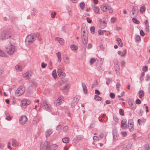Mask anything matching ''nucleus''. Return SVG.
<instances>
[{"label":"nucleus","instance_id":"ea45409f","mask_svg":"<svg viewBox=\"0 0 150 150\" xmlns=\"http://www.w3.org/2000/svg\"><path fill=\"white\" fill-rule=\"evenodd\" d=\"M77 103L76 102V101H74L73 100L72 101L71 104V106L72 107H74L75 105L77 104Z\"/></svg>","mask_w":150,"mask_h":150},{"label":"nucleus","instance_id":"c9c22d12","mask_svg":"<svg viewBox=\"0 0 150 150\" xmlns=\"http://www.w3.org/2000/svg\"><path fill=\"white\" fill-rule=\"evenodd\" d=\"M145 7L144 6H141L140 9V12L141 13L144 12L145 11Z\"/></svg>","mask_w":150,"mask_h":150},{"label":"nucleus","instance_id":"6e6552de","mask_svg":"<svg viewBox=\"0 0 150 150\" xmlns=\"http://www.w3.org/2000/svg\"><path fill=\"white\" fill-rule=\"evenodd\" d=\"M134 122L132 120L130 119L128 120V127L129 130L131 132H133L134 130Z\"/></svg>","mask_w":150,"mask_h":150},{"label":"nucleus","instance_id":"58836bf2","mask_svg":"<svg viewBox=\"0 0 150 150\" xmlns=\"http://www.w3.org/2000/svg\"><path fill=\"white\" fill-rule=\"evenodd\" d=\"M142 69V71H143V72H146L148 70V67L147 66H144Z\"/></svg>","mask_w":150,"mask_h":150},{"label":"nucleus","instance_id":"423d86ee","mask_svg":"<svg viewBox=\"0 0 150 150\" xmlns=\"http://www.w3.org/2000/svg\"><path fill=\"white\" fill-rule=\"evenodd\" d=\"M83 33L81 36V42L83 44L85 45L88 42V35L86 33L85 31L83 30Z\"/></svg>","mask_w":150,"mask_h":150},{"label":"nucleus","instance_id":"7c9ffc66","mask_svg":"<svg viewBox=\"0 0 150 150\" xmlns=\"http://www.w3.org/2000/svg\"><path fill=\"white\" fill-rule=\"evenodd\" d=\"M64 62L66 64H69V60L68 57L66 56L64 59Z\"/></svg>","mask_w":150,"mask_h":150},{"label":"nucleus","instance_id":"f704fd0d","mask_svg":"<svg viewBox=\"0 0 150 150\" xmlns=\"http://www.w3.org/2000/svg\"><path fill=\"white\" fill-rule=\"evenodd\" d=\"M71 49L73 50H76L77 49V47L74 45H72L70 46Z\"/></svg>","mask_w":150,"mask_h":150},{"label":"nucleus","instance_id":"f03ea898","mask_svg":"<svg viewBox=\"0 0 150 150\" xmlns=\"http://www.w3.org/2000/svg\"><path fill=\"white\" fill-rule=\"evenodd\" d=\"M11 33L6 30H3L1 33L0 36V40H6L11 38Z\"/></svg>","mask_w":150,"mask_h":150},{"label":"nucleus","instance_id":"dca6fc26","mask_svg":"<svg viewBox=\"0 0 150 150\" xmlns=\"http://www.w3.org/2000/svg\"><path fill=\"white\" fill-rule=\"evenodd\" d=\"M58 146L57 144H54L50 146V144L49 150H55L58 148Z\"/></svg>","mask_w":150,"mask_h":150},{"label":"nucleus","instance_id":"6ab92c4d","mask_svg":"<svg viewBox=\"0 0 150 150\" xmlns=\"http://www.w3.org/2000/svg\"><path fill=\"white\" fill-rule=\"evenodd\" d=\"M12 145L13 146L17 147L19 146V143L16 139H12Z\"/></svg>","mask_w":150,"mask_h":150},{"label":"nucleus","instance_id":"cd10ccee","mask_svg":"<svg viewBox=\"0 0 150 150\" xmlns=\"http://www.w3.org/2000/svg\"><path fill=\"white\" fill-rule=\"evenodd\" d=\"M146 120L143 119L142 120L138 119V120L137 122L139 125H141L142 123H144L146 122Z\"/></svg>","mask_w":150,"mask_h":150},{"label":"nucleus","instance_id":"f257e3e1","mask_svg":"<svg viewBox=\"0 0 150 150\" xmlns=\"http://www.w3.org/2000/svg\"><path fill=\"white\" fill-rule=\"evenodd\" d=\"M10 44L5 46V51L8 54L10 55H13L16 51L15 46L13 45L10 41Z\"/></svg>","mask_w":150,"mask_h":150},{"label":"nucleus","instance_id":"393cba45","mask_svg":"<svg viewBox=\"0 0 150 150\" xmlns=\"http://www.w3.org/2000/svg\"><path fill=\"white\" fill-rule=\"evenodd\" d=\"M80 97L79 96L76 95L74 98L73 100L74 101H76V102L78 103V102L79 101V99H80Z\"/></svg>","mask_w":150,"mask_h":150},{"label":"nucleus","instance_id":"3c124183","mask_svg":"<svg viewBox=\"0 0 150 150\" xmlns=\"http://www.w3.org/2000/svg\"><path fill=\"white\" fill-rule=\"evenodd\" d=\"M83 138V136H78L76 137V140H77V142L79 140Z\"/></svg>","mask_w":150,"mask_h":150},{"label":"nucleus","instance_id":"680f3d73","mask_svg":"<svg viewBox=\"0 0 150 150\" xmlns=\"http://www.w3.org/2000/svg\"><path fill=\"white\" fill-rule=\"evenodd\" d=\"M108 9L109 11V12L110 13H112L113 12V10L112 8L110 6H109L108 7Z\"/></svg>","mask_w":150,"mask_h":150},{"label":"nucleus","instance_id":"de8ad7c7","mask_svg":"<svg viewBox=\"0 0 150 150\" xmlns=\"http://www.w3.org/2000/svg\"><path fill=\"white\" fill-rule=\"evenodd\" d=\"M15 67L16 69L17 70H21L22 69L20 65H17Z\"/></svg>","mask_w":150,"mask_h":150},{"label":"nucleus","instance_id":"412c9836","mask_svg":"<svg viewBox=\"0 0 150 150\" xmlns=\"http://www.w3.org/2000/svg\"><path fill=\"white\" fill-rule=\"evenodd\" d=\"M93 11L95 13L97 14H100L99 13V9L98 7L94 6L93 7Z\"/></svg>","mask_w":150,"mask_h":150},{"label":"nucleus","instance_id":"f8f14e48","mask_svg":"<svg viewBox=\"0 0 150 150\" xmlns=\"http://www.w3.org/2000/svg\"><path fill=\"white\" fill-rule=\"evenodd\" d=\"M27 120V118L25 116H22L20 118L19 122L20 124L23 125L25 124Z\"/></svg>","mask_w":150,"mask_h":150},{"label":"nucleus","instance_id":"9b49d317","mask_svg":"<svg viewBox=\"0 0 150 150\" xmlns=\"http://www.w3.org/2000/svg\"><path fill=\"white\" fill-rule=\"evenodd\" d=\"M127 121L125 119H123L121 122V128L123 129H126L127 128Z\"/></svg>","mask_w":150,"mask_h":150},{"label":"nucleus","instance_id":"a18cd8bd","mask_svg":"<svg viewBox=\"0 0 150 150\" xmlns=\"http://www.w3.org/2000/svg\"><path fill=\"white\" fill-rule=\"evenodd\" d=\"M59 42L61 45H63L64 43V40L63 39L61 38L60 40L59 41Z\"/></svg>","mask_w":150,"mask_h":150},{"label":"nucleus","instance_id":"b1692460","mask_svg":"<svg viewBox=\"0 0 150 150\" xmlns=\"http://www.w3.org/2000/svg\"><path fill=\"white\" fill-rule=\"evenodd\" d=\"M139 97L141 98L144 96V92L142 90H141L139 92Z\"/></svg>","mask_w":150,"mask_h":150},{"label":"nucleus","instance_id":"f3484780","mask_svg":"<svg viewBox=\"0 0 150 150\" xmlns=\"http://www.w3.org/2000/svg\"><path fill=\"white\" fill-rule=\"evenodd\" d=\"M100 8L101 10L103 12H106L108 10V5L103 4L101 6Z\"/></svg>","mask_w":150,"mask_h":150},{"label":"nucleus","instance_id":"e433bc0d","mask_svg":"<svg viewBox=\"0 0 150 150\" xmlns=\"http://www.w3.org/2000/svg\"><path fill=\"white\" fill-rule=\"evenodd\" d=\"M136 42H139L141 40L140 37L139 35H136L135 38Z\"/></svg>","mask_w":150,"mask_h":150},{"label":"nucleus","instance_id":"a211bd4d","mask_svg":"<svg viewBox=\"0 0 150 150\" xmlns=\"http://www.w3.org/2000/svg\"><path fill=\"white\" fill-rule=\"evenodd\" d=\"M52 133V129H49L47 130L45 132L46 137L47 138L49 137Z\"/></svg>","mask_w":150,"mask_h":150},{"label":"nucleus","instance_id":"2f4dec72","mask_svg":"<svg viewBox=\"0 0 150 150\" xmlns=\"http://www.w3.org/2000/svg\"><path fill=\"white\" fill-rule=\"evenodd\" d=\"M25 75L26 77H27L28 79H29L30 77L31 76V72L30 71H28L25 74Z\"/></svg>","mask_w":150,"mask_h":150},{"label":"nucleus","instance_id":"c756f323","mask_svg":"<svg viewBox=\"0 0 150 150\" xmlns=\"http://www.w3.org/2000/svg\"><path fill=\"white\" fill-rule=\"evenodd\" d=\"M52 76L53 77L56 79L57 76L56 73V71L55 70H53L52 72Z\"/></svg>","mask_w":150,"mask_h":150},{"label":"nucleus","instance_id":"72a5a7b5","mask_svg":"<svg viewBox=\"0 0 150 150\" xmlns=\"http://www.w3.org/2000/svg\"><path fill=\"white\" fill-rule=\"evenodd\" d=\"M94 99L98 101H101L102 99V98L99 96L95 95L94 97Z\"/></svg>","mask_w":150,"mask_h":150},{"label":"nucleus","instance_id":"7ed1b4c3","mask_svg":"<svg viewBox=\"0 0 150 150\" xmlns=\"http://www.w3.org/2000/svg\"><path fill=\"white\" fill-rule=\"evenodd\" d=\"M35 38L32 35H28L25 39V43L26 45H29L32 44L35 41Z\"/></svg>","mask_w":150,"mask_h":150},{"label":"nucleus","instance_id":"09e8293b","mask_svg":"<svg viewBox=\"0 0 150 150\" xmlns=\"http://www.w3.org/2000/svg\"><path fill=\"white\" fill-rule=\"evenodd\" d=\"M96 61V59L93 58H91L90 60V63L91 64H93Z\"/></svg>","mask_w":150,"mask_h":150},{"label":"nucleus","instance_id":"338daca9","mask_svg":"<svg viewBox=\"0 0 150 150\" xmlns=\"http://www.w3.org/2000/svg\"><path fill=\"white\" fill-rule=\"evenodd\" d=\"M144 112L142 109H141L138 114L139 116H142L143 113Z\"/></svg>","mask_w":150,"mask_h":150},{"label":"nucleus","instance_id":"4be33fe9","mask_svg":"<svg viewBox=\"0 0 150 150\" xmlns=\"http://www.w3.org/2000/svg\"><path fill=\"white\" fill-rule=\"evenodd\" d=\"M56 55L57 56L58 59V61L59 62H60L62 60V58L60 52H58L56 53Z\"/></svg>","mask_w":150,"mask_h":150},{"label":"nucleus","instance_id":"49530a36","mask_svg":"<svg viewBox=\"0 0 150 150\" xmlns=\"http://www.w3.org/2000/svg\"><path fill=\"white\" fill-rule=\"evenodd\" d=\"M121 86L119 82H117L116 84V89L117 90V91H119V88Z\"/></svg>","mask_w":150,"mask_h":150},{"label":"nucleus","instance_id":"39448f33","mask_svg":"<svg viewBox=\"0 0 150 150\" xmlns=\"http://www.w3.org/2000/svg\"><path fill=\"white\" fill-rule=\"evenodd\" d=\"M25 88L24 86H20L16 90V94L17 96H20L25 92Z\"/></svg>","mask_w":150,"mask_h":150},{"label":"nucleus","instance_id":"0e129e2a","mask_svg":"<svg viewBox=\"0 0 150 150\" xmlns=\"http://www.w3.org/2000/svg\"><path fill=\"white\" fill-rule=\"evenodd\" d=\"M141 103V100L139 99H137L135 101V103L137 104H139Z\"/></svg>","mask_w":150,"mask_h":150},{"label":"nucleus","instance_id":"4468645a","mask_svg":"<svg viewBox=\"0 0 150 150\" xmlns=\"http://www.w3.org/2000/svg\"><path fill=\"white\" fill-rule=\"evenodd\" d=\"M132 11L133 15L137 16L138 13V9L137 6H133Z\"/></svg>","mask_w":150,"mask_h":150},{"label":"nucleus","instance_id":"20e7f679","mask_svg":"<svg viewBox=\"0 0 150 150\" xmlns=\"http://www.w3.org/2000/svg\"><path fill=\"white\" fill-rule=\"evenodd\" d=\"M50 144L49 142L47 141L45 142L44 143H42L40 144V150H49Z\"/></svg>","mask_w":150,"mask_h":150},{"label":"nucleus","instance_id":"5fc2aeb1","mask_svg":"<svg viewBox=\"0 0 150 150\" xmlns=\"http://www.w3.org/2000/svg\"><path fill=\"white\" fill-rule=\"evenodd\" d=\"M150 80V76L149 75L147 74L146 77V81H148Z\"/></svg>","mask_w":150,"mask_h":150},{"label":"nucleus","instance_id":"13d9d810","mask_svg":"<svg viewBox=\"0 0 150 150\" xmlns=\"http://www.w3.org/2000/svg\"><path fill=\"white\" fill-rule=\"evenodd\" d=\"M56 15V13L55 12H54L53 13H51V17L52 18H54L55 16Z\"/></svg>","mask_w":150,"mask_h":150},{"label":"nucleus","instance_id":"ddd939ff","mask_svg":"<svg viewBox=\"0 0 150 150\" xmlns=\"http://www.w3.org/2000/svg\"><path fill=\"white\" fill-rule=\"evenodd\" d=\"M63 101V97L60 96L55 102L54 104L56 106H59L62 103Z\"/></svg>","mask_w":150,"mask_h":150},{"label":"nucleus","instance_id":"e2e57ef3","mask_svg":"<svg viewBox=\"0 0 150 150\" xmlns=\"http://www.w3.org/2000/svg\"><path fill=\"white\" fill-rule=\"evenodd\" d=\"M98 70L100 71H102L103 70V68L101 66H98L97 67Z\"/></svg>","mask_w":150,"mask_h":150},{"label":"nucleus","instance_id":"69168bd1","mask_svg":"<svg viewBox=\"0 0 150 150\" xmlns=\"http://www.w3.org/2000/svg\"><path fill=\"white\" fill-rule=\"evenodd\" d=\"M47 66V64H45L44 62H42L41 64V67L42 68H45Z\"/></svg>","mask_w":150,"mask_h":150},{"label":"nucleus","instance_id":"aec40b11","mask_svg":"<svg viewBox=\"0 0 150 150\" xmlns=\"http://www.w3.org/2000/svg\"><path fill=\"white\" fill-rule=\"evenodd\" d=\"M82 86L84 93L86 94H87V89L85 83H82Z\"/></svg>","mask_w":150,"mask_h":150},{"label":"nucleus","instance_id":"c03bdc74","mask_svg":"<svg viewBox=\"0 0 150 150\" xmlns=\"http://www.w3.org/2000/svg\"><path fill=\"white\" fill-rule=\"evenodd\" d=\"M91 32L92 33H94L95 32V28L94 26H92L90 28Z\"/></svg>","mask_w":150,"mask_h":150},{"label":"nucleus","instance_id":"c85d7f7f","mask_svg":"<svg viewBox=\"0 0 150 150\" xmlns=\"http://www.w3.org/2000/svg\"><path fill=\"white\" fill-rule=\"evenodd\" d=\"M70 87V85L69 84H67L64 86L63 88V90H68Z\"/></svg>","mask_w":150,"mask_h":150},{"label":"nucleus","instance_id":"4d7b16f0","mask_svg":"<svg viewBox=\"0 0 150 150\" xmlns=\"http://www.w3.org/2000/svg\"><path fill=\"white\" fill-rule=\"evenodd\" d=\"M111 80H112L110 78H108V80H107L106 82V83L107 84V85H109L110 82H111Z\"/></svg>","mask_w":150,"mask_h":150},{"label":"nucleus","instance_id":"6e6d98bb","mask_svg":"<svg viewBox=\"0 0 150 150\" xmlns=\"http://www.w3.org/2000/svg\"><path fill=\"white\" fill-rule=\"evenodd\" d=\"M62 128V126L60 125H59L57 126L56 127V129L57 130L59 131Z\"/></svg>","mask_w":150,"mask_h":150},{"label":"nucleus","instance_id":"774afa93","mask_svg":"<svg viewBox=\"0 0 150 150\" xmlns=\"http://www.w3.org/2000/svg\"><path fill=\"white\" fill-rule=\"evenodd\" d=\"M121 134L122 136L124 137L126 136L127 135V133L126 132H121Z\"/></svg>","mask_w":150,"mask_h":150},{"label":"nucleus","instance_id":"37998d69","mask_svg":"<svg viewBox=\"0 0 150 150\" xmlns=\"http://www.w3.org/2000/svg\"><path fill=\"white\" fill-rule=\"evenodd\" d=\"M115 70L116 73V74L117 75H119L120 74V72L119 71V68H115Z\"/></svg>","mask_w":150,"mask_h":150},{"label":"nucleus","instance_id":"a878e982","mask_svg":"<svg viewBox=\"0 0 150 150\" xmlns=\"http://www.w3.org/2000/svg\"><path fill=\"white\" fill-rule=\"evenodd\" d=\"M0 56L5 57L7 56V55L5 52L0 49Z\"/></svg>","mask_w":150,"mask_h":150},{"label":"nucleus","instance_id":"603ef678","mask_svg":"<svg viewBox=\"0 0 150 150\" xmlns=\"http://www.w3.org/2000/svg\"><path fill=\"white\" fill-rule=\"evenodd\" d=\"M110 96L111 98L113 99L115 97V94L112 93H110Z\"/></svg>","mask_w":150,"mask_h":150},{"label":"nucleus","instance_id":"8fccbe9b","mask_svg":"<svg viewBox=\"0 0 150 150\" xmlns=\"http://www.w3.org/2000/svg\"><path fill=\"white\" fill-rule=\"evenodd\" d=\"M119 113L121 115H124V110L122 109H120L119 110Z\"/></svg>","mask_w":150,"mask_h":150},{"label":"nucleus","instance_id":"9d476101","mask_svg":"<svg viewBox=\"0 0 150 150\" xmlns=\"http://www.w3.org/2000/svg\"><path fill=\"white\" fill-rule=\"evenodd\" d=\"M57 73L58 76L61 78H63L65 76V74L64 72V70L62 69H60L58 70Z\"/></svg>","mask_w":150,"mask_h":150},{"label":"nucleus","instance_id":"2eb2a0df","mask_svg":"<svg viewBox=\"0 0 150 150\" xmlns=\"http://www.w3.org/2000/svg\"><path fill=\"white\" fill-rule=\"evenodd\" d=\"M127 53V50H124L122 52L120 51H118L117 52V53L118 54L120 55L121 57H125Z\"/></svg>","mask_w":150,"mask_h":150},{"label":"nucleus","instance_id":"473e14b6","mask_svg":"<svg viewBox=\"0 0 150 150\" xmlns=\"http://www.w3.org/2000/svg\"><path fill=\"white\" fill-rule=\"evenodd\" d=\"M79 5L81 9L83 10L84 9L85 6V4L83 2H82L80 3L79 4Z\"/></svg>","mask_w":150,"mask_h":150},{"label":"nucleus","instance_id":"864d4df0","mask_svg":"<svg viewBox=\"0 0 150 150\" xmlns=\"http://www.w3.org/2000/svg\"><path fill=\"white\" fill-rule=\"evenodd\" d=\"M93 139L94 141H97L99 140V137L97 136H94L93 137Z\"/></svg>","mask_w":150,"mask_h":150},{"label":"nucleus","instance_id":"a19ab883","mask_svg":"<svg viewBox=\"0 0 150 150\" xmlns=\"http://www.w3.org/2000/svg\"><path fill=\"white\" fill-rule=\"evenodd\" d=\"M6 119L8 120H11V118L9 114L7 113H6Z\"/></svg>","mask_w":150,"mask_h":150},{"label":"nucleus","instance_id":"1a4fd4ad","mask_svg":"<svg viewBox=\"0 0 150 150\" xmlns=\"http://www.w3.org/2000/svg\"><path fill=\"white\" fill-rule=\"evenodd\" d=\"M128 101L129 105L131 109L133 110H135L136 108L137 105L134 103V101L131 100H129Z\"/></svg>","mask_w":150,"mask_h":150},{"label":"nucleus","instance_id":"0eeeda50","mask_svg":"<svg viewBox=\"0 0 150 150\" xmlns=\"http://www.w3.org/2000/svg\"><path fill=\"white\" fill-rule=\"evenodd\" d=\"M41 107H42L44 109L47 111H50L51 109L50 105L47 104L45 102H43L41 104Z\"/></svg>","mask_w":150,"mask_h":150},{"label":"nucleus","instance_id":"79ce46f5","mask_svg":"<svg viewBox=\"0 0 150 150\" xmlns=\"http://www.w3.org/2000/svg\"><path fill=\"white\" fill-rule=\"evenodd\" d=\"M63 130L64 132H67L68 130V127L67 126H65L63 127Z\"/></svg>","mask_w":150,"mask_h":150},{"label":"nucleus","instance_id":"bf43d9fd","mask_svg":"<svg viewBox=\"0 0 150 150\" xmlns=\"http://www.w3.org/2000/svg\"><path fill=\"white\" fill-rule=\"evenodd\" d=\"M98 32L99 35H103L104 34V31L100 29L98 30Z\"/></svg>","mask_w":150,"mask_h":150},{"label":"nucleus","instance_id":"5701e85b","mask_svg":"<svg viewBox=\"0 0 150 150\" xmlns=\"http://www.w3.org/2000/svg\"><path fill=\"white\" fill-rule=\"evenodd\" d=\"M117 41V42L119 46L122 47L123 46V44L122 42V40L120 38H118L116 40Z\"/></svg>","mask_w":150,"mask_h":150},{"label":"nucleus","instance_id":"bb28decb","mask_svg":"<svg viewBox=\"0 0 150 150\" xmlns=\"http://www.w3.org/2000/svg\"><path fill=\"white\" fill-rule=\"evenodd\" d=\"M62 142L65 143H67L69 141V139L67 137H65L63 138L62 139Z\"/></svg>","mask_w":150,"mask_h":150},{"label":"nucleus","instance_id":"4c0bfd02","mask_svg":"<svg viewBox=\"0 0 150 150\" xmlns=\"http://www.w3.org/2000/svg\"><path fill=\"white\" fill-rule=\"evenodd\" d=\"M132 21L134 23L136 24H139L140 23L139 21H138L135 18H132Z\"/></svg>","mask_w":150,"mask_h":150},{"label":"nucleus","instance_id":"052dcab7","mask_svg":"<svg viewBox=\"0 0 150 150\" xmlns=\"http://www.w3.org/2000/svg\"><path fill=\"white\" fill-rule=\"evenodd\" d=\"M106 25H103L102 23H101L100 25V27L102 29H104L106 27Z\"/></svg>","mask_w":150,"mask_h":150}]
</instances>
